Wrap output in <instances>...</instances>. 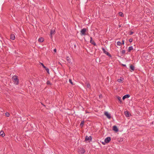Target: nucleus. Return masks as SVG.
<instances>
[{"label":"nucleus","instance_id":"f257e3e1","mask_svg":"<svg viewBox=\"0 0 154 154\" xmlns=\"http://www.w3.org/2000/svg\"><path fill=\"white\" fill-rule=\"evenodd\" d=\"M12 79L16 85H17L19 84V81L17 76L16 75L13 76L12 78Z\"/></svg>","mask_w":154,"mask_h":154},{"label":"nucleus","instance_id":"f03ea898","mask_svg":"<svg viewBox=\"0 0 154 154\" xmlns=\"http://www.w3.org/2000/svg\"><path fill=\"white\" fill-rule=\"evenodd\" d=\"M78 152L79 153L83 154L85 152V151L83 148H80L78 149Z\"/></svg>","mask_w":154,"mask_h":154},{"label":"nucleus","instance_id":"7ed1b4c3","mask_svg":"<svg viewBox=\"0 0 154 154\" xmlns=\"http://www.w3.org/2000/svg\"><path fill=\"white\" fill-rule=\"evenodd\" d=\"M86 29L85 28H83L81 31V35H85Z\"/></svg>","mask_w":154,"mask_h":154},{"label":"nucleus","instance_id":"20e7f679","mask_svg":"<svg viewBox=\"0 0 154 154\" xmlns=\"http://www.w3.org/2000/svg\"><path fill=\"white\" fill-rule=\"evenodd\" d=\"M91 137L90 136L89 137H88L87 136H86L85 138V141H88V142H90L91 140Z\"/></svg>","mask_w":154,"mask_h":154},{"label":"nucleus","instance_id":"39448f33","mask_svg":"<svg viewBox=\"0 0 154 154\" xmlns=\"http://www.w3.org/2000/svg\"><path fill=\"white\" fill-rule=\"evenodd\" d=\"M102 49L104 53L106 54L108 56H109L110 57H111V54L109 52L106 51L104 48H102Z\"/></svg>","mask_w":154,"mask_h":154},{"label":"nucleus","instance_id":"423d86ee","mask_svg":"<svg viewBox=\"0 0 154 154\" xmlns=\"http://www.w3.org/2000/svg\"><path fill=\"white\" fill-rule=\"evenodd\" d=\"M104 114L109 119H111V116L107 112H104Z\"/></svg>","mask_w":154,"mask_h":154},{"label":"nucleus","instance_id":"0eeeda50","mask_svg":"<svg viewBox=\"0 0 154 154\" xmlns=\"http://www.w3.org/2000/svg\"><path fill=\"white\" fill-rule=\"evenodd\" d=\"M111 138L110 137H108L106 138L105 140V141L106 143H108L111 140Z\"/></svg>","mask_w":154,"mask_h":154},{"label":"nucleus","instance_id":"6e6552de","mask_svg":"<svg viewBox=\"0 0 154 154\" xmlns=\"http://www.w3.org/2000/svg\"><path fill=\"white\" fill-rule=\"evenodd\" d=\"M91 40L90 41V42L94 46L96 45V44L94 42V41L93 40L92 38L91 37H90Z\"/></svg>","mask_w":154,"mask_h":154},{"label":"nucleus","instance_id":"1a4fd4ad","mask_svg":"<svg viewBox=\"0 0 154 154\" xmlns=\"http://www.w3.org/2000/svg\"><path fill=\"white\" fill-rule=\"evenodd\" d=\"M113 130L116 132H117L118 131V128L115 125L113 127Z\"/></svg>","mask_w":154,"mask_h":154},{"label":"nucleus","instance_id":"9d476101","mask_svg":"<svg viewBox=\"0 0 154 154\" xmlns=\"http://www.w3.org/2000/svg\"><path fill=\"white\" fill-rule=\"evenodd\" d=\"M130 97V95L129 94H126L123 96L122 99L124 100L125 98H129Z\"/></svg>","mask_w":154,"mask_h":154},{"label":"nucleus","instance_id":"9b49d317","mask_svg":"<svg viewBox=\"0 0 154 154\" xmlns=\"http://www.w3.org/2000/svg\"><path fill=\"white\" fill-rule=\"evenodd\" d=\"M116 98L119 101L120 104H122L123 103L122 100L121 99V97H119V96H117L116 97Z\"/></svg>","mask_w":154,"mask_h":154},{"label":"nucleus","instance_id":"f8f14e48","mask_svg":"<svg viewBox=\"0 0 154 154\" xmlns=\"http://www.w3.org/2000/svg\"><path fill=\"white\" fill-rule=\"evenodd\" d=\"M0 135L2 136V137L5 136V134L3 131H2L0 132Z\"/></svg>","mask_w":154,"mask_h":154},{"label":"nucleus","instance_id":"ddd939ff","mask_svg":"<svg viewBox=\"0 0 154 154\" xmlns=\"http://www.w3.org/2000/svg\"><path fill=\"white\" fill-rule=\"evenodd\" d=\"M10 38L12 40H14L15 39L14 35L13 34H11L10 35Z\"/></svg>","mask_w":154,"mask_h":154},{"label":"nucleus","instance_id":"4468645a","mask_svg":"<svg viewBox=\"0 0 154 154\" xmlns=\"http://www.w3.org/2000/svg\"><path fill=\"white\" fill-rule=\"evenodd\" d=\"M55 33V31L54 29H52L50 32V34L51 35H52L53 34H54Z\"/></svg>","mask_w":154,"mask_h":154},{"label":"nucleus","instance_id":"2eb2a0df","mask_svg":"<svg viewBox=\"0 0 154 154\" xmlns=\"http://www.w3.org/2000/svg\"><path fill=\"white\" fill-rule=\"evenodd\" d=\"M44 41V38H40L38 39V41L42 42H43Z\"/></svg>","mask_w":154,"mask_h":154},{"label":"nucleus","instance_id":"dca6fc26","mask_svg":"<svg viewBox=\"0 0 154 154\" xmlns=\"http://www.w3.org/2000/svg\"><path fill=\"white\" fill-rule=\"evenodd\" d=\"M130 69L131 70L134 71V67L133 65H131L130 66Z\"/></svg>","mask_w":154,"mask_h":154},{"label":"nucleus","instance_id":"f3484780","mask_svg":"<svg viewBox=\"0 0 154 154\" xmlns=\"http://www.w3.org/2000/svg\"><path fill=\"white\" fill-rule=\"evenodd\" d=\"M125 114L126 116L128 117L129 116V112L128 111H126L125 112Z\"/></svg>","mask_w":154,"mask_h":154},{"label":"nucleus","instance_id":"a211bd4d","mask_svg":"<svg viewBox=\"0 0 154 154\" xmlns=\"http://www.w3.org/2000/svg\"><path fill=\"white\" fill-rule=\"evenodd\" d=\"M133 49V47L132 46H130L129 47L128 49V52H130V51L131 50H132Z\"/></svg>","mask_w":154,"mask_h":154},{"label":"nucleus","instance_id":"6ab92c4d","mask_svg":"<svg viewBox=\"0 0 154 154\" xmlns=\"http://www.w3.org/2000/svg\"><path fill=\"white\" fill-rule=\"evenodd\" d=\"M84 121H82L80 124V126H81V127H82L83 126V125H84Z\"/></svg>","mask_w":154,"mask_h":154},{"label":"nucleus","instance_id":"aec40b11","mask_svg":"<svg viewBox=\"0 0 154 154\" xmlns=\"http://www.w3.org/2000/svg\"><path fill=\"white\" fill-rule=\"evenodd\" d=\"M119 16H120L121 17H123L124 16V15L123 13L122 12H119Z\"/></svg>","mask_w":154,"mask_h":154},{"label":"nucleus","instance_id":"412c9836","mask_svg":"<svg viewBox=\"0 0 154 154\" xmlns=\"http://www.w3.org/2000/svg\"><path fill=\"white\" fill-rule=\"evenodd\" d=\"M46 83L48 85H51V83L48 80L47 81Z\"/></svg>","mask_w":154,"mask_h":154},{"label":"nucleus","instance_id":"4be33fe9","mask_svg":"<svg viewBox=\"0 0 154 154\" xmlns=\"http://www.w3.org/2000/svg\"><path fill=\"white\" fill-rule=\"evenodd\" d=\"M117 44L118 45L120 46L122 44V43L120 42L119 41L117 43Z\"/></svg>","mask_w":154,"mask_h":154},{"label":"nucleus","instance_id":"5701e85b","mask_svg":"<svg viewBox=\"0 0 154 154\" xmlns=\"http://www.w3.org/2000/svg\"><path fill=\"white\" fill-rule=\"evenodd\" d=\"M67 60L70 63V59L69 57H67L66 58Z\"/></svg>","mask_w":154,"mask_h":154},{"label":"nucleus","instance_id":"b1692460","mask_svg":"<svg viewBox=\"0 0 154 154\" xmlns=\"http://www.w3.org/2000/svg\"><path fill=\"white\" fill-rule=\"evenodd\" d=\"M45 68V70H46V71L48 73V74H49V69L48 68H47L46 67V68Z\"/></svg>","mask_w":154,"mask_h":154},{"label":"nucleus","instance_id":"393cba45","mask_svg":"<svg viewBox=\"0 0 154 154\" xmlns=\"http://www.w3.org/2000/svg\"><path fill=\"white\" fill-rule=\"evenodd\" d=\"M122 81V78H121L120 79H119L117 80L118 82H121Z\"/></svg>","mask_w":154,"mask_h":154},{"label":"nucleus","instance_id":"a878e982","mask_svg":"<svg viewBox=\"0 0 154 154\" xmlns=\"http://www.w3.org/2000/svg\"><path fill=\"white\" fill-rule=\"evenodd\" d=\"M69 82L72 85H74L73 83L72 82V80L71 79H70L69 80Z\"/></svg>","mask_w":154,"mask_h":154},{"label":"nucleus","instance_id":"bb28decb","mask_svg":"<svg viewBox=\"0 0 154 154\" xmlns=\"http://www.w3.org/2000/svg\"><path fill=\"white\" fill-rule=\"evenodd\" d=\"M87 87L88 88H89L90 87V85L89 83H88L87 84Z\"/></svg>","mask_w":154,"mask_h":154},{"label":"nucleus","instance_id":"cd10ccee","mask_svg":"<svg viewBox=\"0 0 154 154\" xmlns=\"http://www.w3.org/2000/svg\"><path fill=\"white\" fill-rule=\"evenodd\" d=\"M5 115L7 117H9L10 115V114L8 112H6L5 113Z\"/></svg>","mask_w":154,"mask_h":154},{"label":"nucleus","instance_id":"c85d7f7f","mask_svg":"<svg viewBox=\"0 0 154 154\" xmlns=\"http://www.w3.org/2000/svg\"><path fill=\"white\" fill-rule=\"evenodd\" d=\"M122 53L123 54H124L125 53V51L124 50H122Z\"/></svg>","mask_w":154,"mask_h":154},{"label":"nucleus","instance_id":"c756f323","mask_svg":"<svg viewBox=\"0 0 154 154\" xmlns=\"http://www.w3.org/2000/svg\"><path fill=\"white\" fill-rule=\"evenodd\" d=\"M41 64L42 65V66L43 67L45 68H46V67L43 64V63H41Z\"/></svg>","mask_w":154,"mask_h":154},{"label":"nucleus","instance_id":"7c9ffc66","mask_svg":"<svg viewBox=\"0 0 154 154\" xmlns=\"http://www.w3.org/2000/svg\"><path fill=\"white\" fill-rule=\"evenodd\" d=\"M133 41V39L132 38H130L129 40V41L130 42H131Z\"/></svg>","mask_w":154,"mask_h":154},{"label":"nucleus","instance_id":"2f4dec72","mask_svg":"<svg viewBox=\"0 0 154 154\" xmlns=\"http://www.w3.org/2000/svg\"><path fill=\"white\" fill-rule=\"evenodd\" d=\"M133 33H134V32H133L131 31L130 32V35H132Z\"/></svg>","mask_w":154,"mask_h":154},{"label":"nucleus","instance_id":"473e14b6","mask_svg":"<svg viewBox=\"0 0 154 154\" xmlns=\"http://www.w3.org/2000/svg\"><path fill=\"white\" fill-rule=\"evenodd\" d=\"M99 98H101V97H102V95L101 94H100L99 95Z\"/></svg>","mask_w":154,"mask_h":154},{"label":"nucleus","instance_id":"72a5a7b5","mask_svg":"<svg viewBox=\"0 0 154 154\" xmlns=\"http://www.w3.org/2000/svg\"><path fill=\"white\" fill-rule=\"evenodd\" d=\"M54 52H56L57 51L56 49H54Z\"/></svg>","mask_w":154,"mask_h":154},{"label":"nucleus","instance_id":"f704fd0d","mask_svg":"<svg viewBox=\"0 0 154 154\" xmlns=\"http://www.w3.org/2000/svg\"><path fill=\"white\" fill-rule=\"evenodd\" d=\"M122 44L124 45V40L122 41Z\"/></svg>","mask_w":154,"mask_h":154},{"label":"nucleus","instance_id":"c9c22d12","mask_svg":"<svg viewBox=\"0 0 154 154\" xmlns=\"http://www.w3.org/2000/svg\"><path fill=\"white\" fill-rule=\"evenodd\" d=\"M122 65L124 66H126V65L125 64H122Z\"/></svg>","mask_w":154,"mask_h":154},{"label":"nucleus","instance_id":"e433bc0d","mask_svg":"<svg viewBox=\"0 0 154 154\" xmlns=\"http://www.w3.org/2000/svg\"><path fill=\"white\" fill-rule=\"evenodd\" d=\"M51 38H52V35H51Z\"/></svg>","mask_w":154,"mask_h":154},{"label":"nucleus","instance_id":"4c0bfd02","mask_svg":"<svg viewBox=\"0 0 154 154\" xmlns=\"http://www.w3.org/2000/svg\"><path fill=\"white\" fill-rule=\"evenodd\" d=\"M102 144H103V145H104V144H105L104 143H103V142H102Z\"/></svg>","mask_w":154,"mask_h":154},{"label":"nucleus","instance_id":"58836bf2","mask_svg":"<svg viewBox=\"0 0 154 154\" xmlns=\"http://www.w3.org/2000/svg\"><path fill=\"white\" fill-rule=\"evenodd\" d=\"M44 105V106H45V105Z\"/></svg>","mask_w":154,"mask_h":154}]
</instances>
